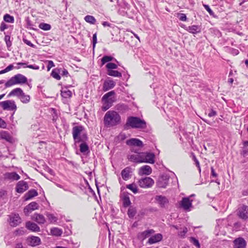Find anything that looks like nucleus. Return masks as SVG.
Listing matches in <instances>:
<instances>
[{"mask_svg":"<svg viewBox=\"0 0 248 248\" xmlns=\"http://www.w3.org/2000/svg\"><path fill=\"white\" fill-rule=\"evenodd\" d=\"M152 172V169L148 165H144L139 168L138 174L140 175H149Z\"/></svg>","mask_w":248,"mask_h":248,"instance_id":"6ab92c4d","label":"nucleus"},{"mask_svg":"<svg viewBox=\"0 0 248 248\" xmlns=\"http://www.w3.org/2000/svg\"><path fill=\"white\" fill-rule=\"evenodd\" d=\"M131 169L130 167H127L123 170L121 171V175L122 178L124 181H127L131 177Z\"/></svg>","mask_w":248,"mask_h":248,"instance_id":"5701e85b","label":"nucleus"},{"mask_svg":"<svg viewBox=\"0 0 248 248\" xmlns=\"http://www.w3.org/2000/svg\"><path fill=\"white\" fill-rule=\"evenodd\" d=\"M85 21L91 24H94L96 22V19L94 16L90 15H87L84 17Z\"/></svg>","mask_w":248,"mask_h":248,"instance_id":"ea45409f","label":"nucleus"},{"mask_svg":"<svg viewBox=\"0 0 248 248\" xmlns=\"http://www.w3.org/2000/svg\"><path fill=\"white\" fill-rule=\"evenodd\" d=\"M211 175L213 177H215V178L217 177V174L215 172V170L213 168V167H211Z\"/></svg>","mask_w":248,"mask_h":248,"instance_id":"69168bd1","label":"nucleus"},{"mask_svg":"<svg viewBox=\"0 0 248 248\" xmlns=\"http://www.w3.org/2000/svg\"><path fill=\"white\" fill-rule=\"evenodd\" d=\"M130 150L132 152L135 153L136 154L140 153V149L136 148V147H131Z\"/></svg>","mask_w":248,"mask_h":248,"instance_id":"052dcab7","label":"nucleus"},{"mask_svg":"<svg viewBox=\"0 0 248 248\" xmlns=\"http://www.w3.org/2000/svg\"><path fill=\"white\" fill-rule=\"evenodd\" d=\"M116 101L115 93L114 91H110L105 94L102 98L103 105L102 110L105 111L108 109Z\"/></svg>","mask_w":248,"mask_h":248,"instance_id":"f03ea898","label":"nucleus"},{"mask_svg":"<svg viewBox=\"0 0 248 248\" xmlns=\"http://www.w3.org/2000/svg\"><path fill=\"white\" fill-rule=\"evenodd\" d=\"M61 94L62 97L67 99L71 97L72 93L70 90L66 89L62 90Z\"/></svg>","mask_w":248,"mask_h":248,"instance_id":"c9c22d12","label":"nucleus"},{"mask_svg":"<svg viewBox=\"0 0 248 248\" xmlns=\"http://www.w3.org/2000/svg\"><path fill=\"white\" fill-rule=\"evenodd\" d=\"M21 102L24 104L28 103L30 101V96L28 94H26L24 92L21 94L19 98Z\"/></svg>","mask_w":248,"mask_h":248,"instance_id":"f704fd0d","label":"nucleus"},{"mask_svg":"<svg viewBox=\"0 0 248 248\" xmlns=\"http://www.w3.org/2000/svg\"><path fill=\"white\" fill-rule=\"evenodd\" d=\"M60 69H54L52 70L51 73V76L57 80H60L61 77L59 75Z\"/></svg>","mask_w":248,"mask_h":248,"instance_id":"58836bf2","label":"nucleus"},{"mask_svg":"<svg viewBox=\"0 0 248 248\" xmlns=\"http://www.w3.org/2000/svg\"><path fill=\"white\" fill-rule=\"evenodd\" d=\"M25 227L27 229L33 232H39L41 231L40 228L37 224L30 221L26 222Z\"/></svg>","mask_w":248,"mask_h":248,"instance_id":"a211bd4d","label":"nucleus"},{"mask_svg":"<svg viewBox=\"0 0 248 248\" xmlns=\"http://www.w3.org/2000/svg\"><path fill=\"white\" fill-rule=\"evenodd\" d=\"M155 199L157 201L161 206H164L165 204L168 202V199L165 197L161 195L157 196L155 198Z\"/></svg>","mask_w":248,"mask_h":248,"instance_id":"72a5a7b5","label":"nucleus"},{"mask_svg":"<svg viewBox=\"0 0 248 248\" xmlns=\"http://www.w3.org/2000/svg\"><path fill=\"white\" fill-rule=\"evenodd\" d=\"M192 200H190L189 197L183 198L181 201L180 205L185 210H189L192 206Z\"/></svg>","mask_w":248,"mask_h":248,"instance_id":"f3484780","label":"nucleus"},{"mask_svg":"<svg viewBox=\"0 0 248 248\" xmlns=\"http://www.w3.org/2000/svg\"><path fill=\"white\" fill-rule=\"evenodd\" d=\"M117 67H118L117 65L115 63H112V62L108 63L106 65V68L108 69V70H113V69H117Z\"/></svg>","mask_w":248,"mask_h":248,"instance_id":"de8ad7c7","label":"nucleus"},{"mask_svg":"<svg viewBox=\"0 0 248 248\" xmlns=\"http://www.w3.org/2000/svg\"><path fill=\"white\" fill-rule=\"evenodd\" d=\"M32 220L37 222L38 224L42 225L45 223L46 219L44 215L38 213H34L31 217Z\"/></svg>","mask_w":248,"mask_h":248,"instance_id":"4468645a","label":"nucleus"},{"mask_svg":"<svg viewBox=\"0 0 248 248\" xmlns=\"http://www.w3.org/2000/svg\"><path fill=\"white\" fill-rule=\"evenodd\" d=\"M107 74L114 77H121L122 74L118 71L114 70H108Z\"/></svg>","mask_w":248,"mask_h":248,"instance_id":"e433bc0d","label":"nucleus"},{"mask_svg":"<svg viewBox=\"0 0 248 248\" xmlns=\"http://www.w3.org/2000/svg\"><path fill=\"white\" fill-rule=\"evenodd\" d=\"M169 178L167 176H162L157 181V186L160 188H166L169 183Z\"/></svg>","mask_w":248,"mask_h":248,"instance_id":"aec40b11","label":"nucleus"},{"mask_svg":"<svg viewBox=\"0 0 248 248\" xmlns=\"http://www.w3.org/2000/svg\"><path fill=\"white\" fill-rule=\"evenodd\" d=\"M127 159L129 161L136 163H142V153L136 154H131L127 156Z\"/></svg>","mask_w":248,"mask_h":248,"instance_id":"9d476101","label":"nucleus"},{"mask_svg":"<svg viewBox=\"0 0 248 248\" xmlns=\"http://www.w3.org/2000/svg\"><path fill=\"white\" fill-rule=\"evenodd\" d=\"M233 248H245L247 242L242 237H238L235 239L233 242Z\"/></svg>","mask_w":248,"mask_h":248,"instance_id":"dca6fc26","label":"nucleus"},{"mask_svg":"<svg viewBox=\"0 0 248 248\" xmlns=\"http://www.w3.org/2000/svg\"><path fill=\"white\" fill-rule=\"evenodd\" d=\"M26 67L34 70H38L39 69V67L36 65H28Z\"/></svg>","mask_w":248,"mask_h":248,"instance_id":"bf43d9fd","label":"nucleus"},{"mask_svg":"<svg viewBox=\"0 0 248 248\" xmlns=\"http://www.w3.org/2000/svg\"><path fill=\"white\" fill-rule=\"evenodd\" d=\"M68 74H69L68 72V71L66 69H63L62 70V75L63 76H64L65 77H67Z\"/></svg>","mask_w":248,"mask_h":248,"instance_id":"774afa93","label":"nucleus"},{"mask_svg":"<svg viewBox=\"0 0 248 248\" xmlns=\"http://www.w3.org/2000/svg\"><path fill=\"white\" fill-rule=\"evenodd\" d=\"M237 215L241 219L246 220L248 219V206L245 205L240 206L237 210Z\"/></svg>","mask_w":248,"mask_h":248,"instance_id":"1a4fd4ad","label":"nucleus"},{"mask_svg":"<svg viewBox=\"0 0 248 248\" xmlns=\"http://www.w3.org/2000/svg\"><path fill=\"white\" fill-rule=\"evenodd\" d=\"M23 41L24 42V43H25L28 46H30L33 48L35 47V46L34 45H33V44H32L31 43V42L30 41L28 40V39L23 38Z\"/></svg>","mask_w":248,"mask_h":248,"instance_id":"864d4df0","label":"nucleus"},{"mask_svg":"<svg viewBox=\"0 0 248 248\" xmlns=\"http://www.w3.org/2000/svg\"><path fill=\"white\" fill-rule=\"evenodd\" d=\"M162 239V235L160 233H157L154 236L151 237L149 239L148 242L150 244H153L156 242L160 241Z\"/></svg>","mask_w":248,"mask_h":248,"instance_id":"c85d7f7f","label":"nucleus"},{"mask_svg":"<svg viewBox=\"0 0 248 248\" xmlns=\"http://www.w3.org/2000/svg\"><path fill=\"white\" fill-rule=\"evenodd\" d=\"M14 68V66L13 64H10L9 65H8L7 67H6L5 68H6V70L5 71H7V72L12 70V69H13Z\"/></svg>","mask_w":248,"mask_h":248,"instance_id":"338daca9","label":"nucleus"},{"mask_svg":"<svg viewBox=\"0 0 248 248\" xmlns=\"http://www.w3.org/2000/svg\"><path fill=\"white\" fill-rule=\"evenodd\" d=\"M113 58L110 56H104L101 59L102 65H104L106 63L110 62L113 60Z\"/></svg>","mask_w":248,"mask_h":248,"instance_id":"c03bdc74","label":"nucleus"},{"mask_svg":"<svg viewBox=\"0 0 248 248\" xmlns=\"http://www.w3.org/2000/svg\"><path fill=\"white\" fill-rule=\"evenodd\" d=\"M217 115V113L216 111L214 110L213 109H211L210 110V112L208 114V116L209 117H212L213 116H215Z\"/></svg>","mask_w":248,"mask_h":248,"instance_id":"680f3d73","label":"nucleus"},{"mask_svg":"<svg viewBox=\"0 0 248 248\" xmlns=\"http://www.w3.org/2000/svg\"><path fill=\"white\" fill-rule=\"evenodd\" d=\"M46 216L47 218L49 223L54 224L57 223L58 221V217H56L53 214L47 212L46 214Z\"/></svg>","mask_w":248,"mask_h":248,"instance_id":"7c9ffc66","label":"nucleus"},{"mask_svg":"<svg viewBox=\"0 0 248 248\" xmlns=\"http://www.w3.org/2000/svg\"><path fill=\"white\" fill-rule=\"evenodd\" d=\"M8 222L10 225L15 227L22 222V219L18 214H12L8 216Z\"/></svg>","mask_w":248,"mask_h":248,"instance_id":"6e6552de","label":"nucleus"},{"mask_svg":"<svg viewBox=\"0 0 248 248\" xmlns=\"http://www.w3.org/2000/svg\"><path fill=\"white\" fill-rule=\"evenodd\" d=\"M39 27L44 31H49L51 29L50 25L45 23H40L39 25Z\"/></svg>","mask_w":248,"mask_h":248,"instance_id":"37998d69","label":"nucleus"},{"mask_svg":"<svg viewBox=\"0 0 248 248\" xmlns=\"http://www.w3.org/2000/svg\"><path fill=\"white\" fill-rule=\"evenodd\" d=\"M0 105L3 110L14 111L16 112L17 109V106L14 100H8L1 102Z\"/></svg>","mask_w":248,"mask_h":248,"instance_id":"423d86ee","label":"nucleus"},{"mask_svg":"<svg viewBox=\"0 0 248 248\" xmlns=\"http://www.w3.org/2000/svg\"><path fill=\"white\" fill-rule=\"evenodd\" d=\"M5 180H18L20 178V176L15 172H6L4 174Z\"/></svg>","mask_w":248,"mask_h":248,"instance_id":"4be33fe9","label":"nucleus"},{"mask_svg":"<svg viewBox=\"0 0 248 248\" xmlns=\"http://www.w3.org/2000/svg\"><path fill=\"white\" fill-rule=\"evenodd\" d=\"M139 186L143 188L151 187L154 184V180L150 177H145L140 179L138 181Z\"/></svg>","mask_w":248,"mask_h":248,"instance_id":"0eeeda50","label":"nucleus"},{"mask_svg":"<svg viewBox=\"0 0 248 248\" xmlns=\"http://www.w3.org/2000/svg\"><path fill=\"white\" fill-rule=\"evenodd\" d=\"M23 93V90L20 88H16L12 90L8 95V97L16 96L20 98L21 94Z\"/></svg>","mask_w":248,"mask_h":248,"instance_id":"cd10ccee","label":"nucleus"},{"mask_svg":"<svg viewBox=\"0 0 248 248\" xmlns=\"http://www.w3.org/2000/svg\"><path fill=\"white\" fill-rule=\"evenodd\" d=\"M38 195V192L35 189H31L26 193L24 196L25 200L28 201Z\"/></svg>","mask_w":248,"mask_h":248,"instance_id":"c756f323","label":"nucleus"},{"mask_svg":"<svg viewBox=\"0 0 248 248\" xmlns=\"http://www.w3.org/2000/svg\"><path fill=\"white\" fill-rule=\"evenodd\" d=\"M6 123L0 117V127L1 128H6Z\"/></svg>","mask_w":248,"mask_h":248,"instance_id":"6e6d98bb","label":"nucleus"},{"mask_svg":"<svg viewBox=\"0 0 248 248\" xmlns=\"http://www.w3.org/2000/svg\"><path fill=\"white\" fill-rule=\"evenodd\" d=\"M7 28V25L3 22H2L0 24V31H4L5 29Z\"/></svg>","mask_w":248,"mask_h":248,"instance_id":"13d9d810","label":"nucleus"},{"mask_svg":"<svg viewBox=\"0 0 248 248\" xmlns=\"http://www.w3.org/2000/svg\"><path fill=\"white\" fill-rule=\"evenodd\" d=\"M55 66V64L52 61H47V70L49 71L50 69Z\"/></svg>","mask_w":248,"mask_h":248,"instance_id":"603ef678","label":"nucleus"},{"mask_svg":"<svg viewBox=\"0 0 248 248\" xmlns=\"http://www.w3.org/2000/svg\"><path fill=\"white\" fill-rule=\"evenodd\" d=\"M203 7L206 9V10L209 13V15L211 16H214V13L213 11L211 9L209 5L206 4H203Z\"/></svg>","mask_w":248,"mask_h":248,"instance_id":"8fccbe9b","label":"nucleus"},{"mask_svg":"<svg viewBox=\"0 0 248 248\" xmlns=\"http://www.w3.org/2000/svg\"><path fill=\"white\" fill-rule=\"evenodd\" d=\"M11 37L9 35H6L4 37V41L6 43L7 47L9 48L12 46V42L10 40Z\"/></svg>","mask_w":248,"mask_h":248,"instance_id":"09e8293b","label":"nucleus"},{"mask_svg":"<svg viewBox=\"0 0 248 248\" xmlns=\"http://www.w3.org/2000/svg\"><path fill=\"white\" fill-rule=\"evenodd\" d=\"M103 121L106 127H110L119 124L121 122V117L117 111L109 110L105 114Z\"/></svg>","mask_w":248,"mask_h":248,"instance_id":"f257e3e1","label":"nucleus"},{"mask_svg":"<svg viewBox=\"0 0 248 248\" xmlns=\"http://www.w3.org/2000/svg\"><path fill=\"white\" fill-rule=\"evenodd\" d=\"M79 147L80 151L81 153H85L89 150V147L88 145L85 142L81 143Z\"/></svg>","mask_w":248,"mask_h":248,"instance_id":"a18cd8bd","label":"nucleus"},{"mask_svg":"<svg viewBox=\"0 0 248 248\" xmlns=\"http://www.w3.org/2000/svg\"><path fill=\"white\" fill-rule=\"evenodd\" d=\"M241 154L244 157L248 155V149H244L241 152Z\"/></svg>","mask_w":248,"mask_h":248,"instance_id":"e2e57ef3","label":"nucleus"},{"mask_svg":"<svg viewBox=\"0 0 248 248\" xmlns=\"http://www.w3.org/2000/svg\"><path fill=\"white\" fill-rule=\"evenodd\" d=\"M28 188V185L26 182L20 181L18 182L16 189L18 193H23L27 190Z\"/></svg>","mask_w":248,"mask_h":248,"instance_id":"412c9836","label":"nucleus"},{"mask_svg":"<svg viewBox=\"0 0 248 248\" xmlns=\"http://www.w3.org/2000/svg\"><path fill=\"white\" fill-rule=\"evenodd\" d=\"M29 245L31 247H35L41 244V239L38 236H31L28 239Z\"/></svg>","mask_w":248,"mask_h":248,"instance_id":"b1692460","label":"nucleus"},{"mask_svg":"<svg viewBox=\"0 0 248 248\" xmlns=\"http://www.w3.org/2000/svg\"><path fill=\"white\" fill-rule=\"evenodd\" d=\"M142 163L154 164L155 163V155L153 153H142Z\"/></svg>","mask_w":248,"mask_h":248,"instance_id":"ddd939ff","label":"nucleus"},{"mask_svg":"<svg viewBox=\"0 0 248 248\" xmlns=\"http://www.w3.org/2000/svg\"><path fill=\"white\" fill-rule=\"evenodd\" d=\"M38 204L35 202H33L25 207L24 208V213H25V215L28 216L30 213L34 210L38 209Z\"/></svg>","mask_w":248,"mask_h":248,"instance_id":"f8f14e48","label":"nucleus"},{"mask_svg":"<svg viewBox=\"0 0 248 248\" xmlns=\"http://www.w3.org/2000/svg\"><path fill=\"white\" fill-rule=\"evenodd\" d=\"M126 187L130 190L134 194H136L138 192V187L135 183L127 185Z\"/></svg>","mask_w":248,"mask_h":248,"instance_id":"4c0bfd02","label":"nucleus"},{"mask_svg":"<svg viewBox=\"0 0 248 248\" xmlns=\"http://www.w3.org/2000/svg\"><path fill=\"white\" fill-rule=\"evenodd\" d=\"M186 30L192 34H197L201 31L200 26L195 25L189 26Z\"/></svg>","mask_w":248,"mask_h":248,"instance_id":"bb28decb","label":"nucleus"},{"mask_svg":"<svg viewBox=\"0 0 248 248\" xmlns=\"http://www.w3.org/2000/svg\"><path fill=\"white\" fill-rule=\"evenodd\" d=\"M129 195L128 193L126 192H124L122 195L121 199L123 201V206L124 207L129 206L131 203Z\"/></svg>","mask_w":248,"mask_h":248,"instance_id":"a878e982","label":"nucleus"},{"mask_svg":"<svg viewBox=\"0 0 248 248\" xmlns=\"http://www.w3.org/2000/svg\"><path fill=\"white\" fill-rule=\"evenodd\" d=\"M126 143L131 147H142L143 146L142 141L136 138H131L128 140H127Z\"/></svg>","mask_w":248,"mask_h":248,"instance_id":"9b49d317","label":"nucleus"},{"mask_svg":"<svg viewBox=\"0 0 248 248\" xmlns=\"http://www.w3.org/2000/svg\"><path fill=\"white\" fill-rule=\"evenodd\" d=\"M125 125L133 128H143L146 127V122L139 117L130 116L127 118Z\"/></svg>","mask_w":248,"mask_h":248,"instance_id":"39448f33","label":"nucleus"},{"mask_svg":"<svg viewBox=\"0 0 248 248\" xmlns=\"http://www.w3.org/2000/svg\"><path fill=\"white\" fill-rule=\"evenodd\" d=\"M154 232V231L152 229L146 230L140 234V237L141 239L144 240L148 237L151 234Z\"/></svg>","mask_w":248,"mask_h":248,"instance_id":"473e14b6","label":"nucleus"},{"mask_svg":"<svg viewBox=\"0 0 248 248\" xmlns=\"http://www.w3.org/2000/svg\"><path fill=\"white\" fill-rule=\"evenodd\" d=\"M0 138L9 142H13V138L10 134L6 131H1L0 132Z\"/></svg>","mask_w":248,"mask_h":248,"instance_id":"393cba45","label":"nucleus"},{"mask_svg":"<svg viewBox=\"0 0 248 248\" xmlns=\"http://www.w3.org/2000/svg\"><path fill=\"white\" fill-rule=\"evenodd\" d=\"M97 43V34L96 33H94L93 35V49H94L96 44Z\"/></svg>","mask_w":248,"mask_h":248,"instance_id":"5fc2aeb1","label":"nucleus"},{"mask_svg":"<svg viewBox=\"0 0 248 248\" xmlns=\"http://www.w3.org/2000/svg\"><path fill=\"white\" fill-rule=\"evenodd\" d=\"M27 78L22 74H17L11 77L5 83V88H9L15 85H22L27 83Z\"/></svg>","mask_w":248,"mask_h":248,"instance_id":"7ed1b4c3","label":"nucleus"},{"mask_svg":"<svg viewBox=\"0 0 248 248\" xmlns=\"http://www.w3.org/2000/svg\"><path fill=\"white\" fill-rule=\"evenodd\" d=\"M3 20L6 22L10 23H13L15 21L14 16L10 15L8 14H6L5 15H4Z\"/></svg>","mask_w":248,"mask_h":248,"instance_id":"a19ab883","label":"nucleus"},{"mask_svg":"<svg viewBox=\"0 0 248 248\" xmlns=\"http://www.w3.org/2000/svg\"><path fill=\"white\" fill-rule=\"evenodd\" d=\"M178 17L179 20L182 21H186L187 20L186 16L185 14H179Z\"/></svg>","mask_w":248,"mask_h":248,"instance_id":"4d7b16f0","label":"nucleus"},{"mask_svg":"<svg viewBox=\"0 0 248 248\" xmlns=\"http://www.w3.org/2000/svg\"><path fill=\"white\" fill-rule=\"evenodd\" d=\"M188 230L187 228L185 227L182 232H180V235L183 237H184L185 234L187 233Z\"/></svg>","mask_w":248,"mask_h":248,"instance_id":"0e129e2a","label":"nucleus"},{"mask_svg":"<svg viewBox=\"0 0 248 248\" xmlns=\"http://www.w3.org/2000/svg\"><path fill=\"white\" fill-rule=\"evenodd\" d=\"M189 241L191 243H192L195 246H196L197 248H200L201 246L200 244L197 239L195 237H191L189 238Z\"/></svg>","mask_w":248,"mask_h":248,"instance_id":"49530a36","label":"nucleus"},{"mask_svg":"<svg viewBox=\"0 0 248 248\" xmlns=\"http://www.w3.org/2000/svg\"><path fill=\"white\" fill-rule=\"evenodd\" d=\"M84 128L81 125L76 126L72 128L73 138L75 142H84L87 140L86 133H82Z\"/></svg>","mask_w":248,"mask_h":248,"instance_id":"20e7f679","label":"nucleus"},{"mask_svg":"<svg viewBox=\"0 0 248 248\" xmlns=\"http://www.w3.org/2000/svg\"><path fill=\"white\" fill-rule=\"evenodd\" d=\"M50 231V234L55 236H60L62 233V230L57 227L51 228Z\"/></svg>","mask_w":248,"mask_h":248,"instance_id":"2f4dec72","label":"nucleus"},{"mask_svg":"<svg viewBox=\"0 0 248 248\" xmlns=\"http://www.w3.org/2000/svg\"><path fill=\"white\" fill-rule=\"evenodd\" d=\"M116 85L115 82L110 78H108L105 80L103 86V90L104 92H106L111 89H113Z\"/></svg>","mask_w":248,"mask_h":248,"instance_id":"2eb2a0df","label":"nucleus"},{"mask_svg":"<svg viewBox=\"0 0 248 248\" xmlns=\"http://www.w3.org/2000/svg\"><path fill=\"white\" fill-rule=\"evenodd\" d=\"M137 213V210L135 207H130L127 211V215L130 218H133Z\"/></svg>","mask_w":248,"mask_h":248,"instance_id":"79ce46f5","label":"nucleus"},{"mask_svg":"<svg viewBox=\"0 0 248 248\" xmlns=\"http://www.w3.org/2000/svg\"><path fill=\"white\" fill-rule=\"evenodd\" d=\"M192 159L194 160V161L195 162V165H196V167L198 168L199 172H201V168H200V162L198 160L196 156L194 155H193Z\"/></svg>","mask_w":248,"mask_h":248,"instance_id":"3c124183","label":"nucleus"}]
</instances>
